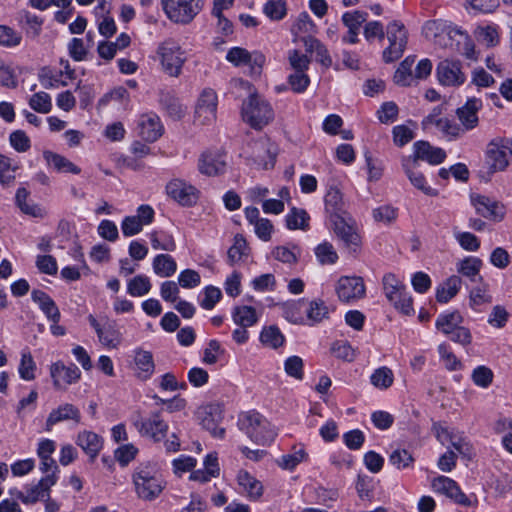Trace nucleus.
Masks as SVG:
<instances>
[{
	"label": "nucleus",
	"instance_id": "obj_20",
	"mask_svg": "<svg viewBox=\"0 0 512 512\" xmlns=\"http://www.w3.org/2000/svg\"><path fill=\"white\" fill-rule=\"evenodd\" d=\"M155 212L149 205H140L137 208L136 215L126 216L121 223V230L125 237H131L139 234L145 225H149L154 220Z\"/></svg>",
	"mask_w": 512,
	"mask_h": 512
},
{
	"label": "nucleus",
	"instance_id": "obj_49",
	"mask_svg": "<svg viewBox=\"0 0 512 512\" xmlns=\"http://www.w3.org/2000/svg\"><path fill=\"white\" fill-rule=\"evenodd\" d=\"M403 166H404L405 172H406L410 182L412 183V185L415 188L419 189L424 194L429 195V196L437 195L436 190L432 189L427 184V181H426L424 175L415 169L414 164H412V166L410 167L408 165V163H404Z\"/></svg>",
	"mask_w": 512,
	"mask_h": 512
},
{
	"label": "nucleus",
	"instance_id": "obj_17",
	"mask_svg": "<svg viewBox=\"0 0 512 512\" xmlns=\"http://www.w3.org/2000/svg\"><path fill=\"white\" fill-rule=\"evenodd\" d=\"M134 426L141 436L149 437L155 442L163 440L169 429L168 423L162 419L159 412L135 421Z\"/></svg>",
	"mask_w": 512,
	"mask_h": 512
},
{
	"label": "nucleus",
	"instance_id": "obj_52",
	"mask_svg": "<svg viewBox=\"0 0 512 512\" xmlns=\"http://www.w3.org/2000/svg\"><path fill=\"white\" fill-rule=\"evenodd\" d=\"M370 382L375 388L386 390L392 386L394 374L390 368L383 366L374 370L370 376Z\"/></svg>",
	"mask_w": 512,
	"mask_h": 512
},
{
	"label": "nucleus",
	"instance_id": "obj_54",
	"mask_svg": "<svg viewBox=\"0 0 512 512\" xmlns=\"http://www.w3.org/2000/svg\"><path fill=\"white\" fill-rule=\"evenodd\" d=\"M26 28V34L37 37L41 33L43 19L29 11L20 12V21Z\"/></svg>",
	"mask_w": 512,
	"mask_h": 512
},
{
	"label": "nucleus",
	"instance_id": "obj_9",
	"mask_svg": "<svg viewBox=\"0 0 512 512\" xmlns=\"http://www.w3.org/2000/svg\"><path fill=\"white\" fill-rule=\"evenodd\" d=\"M338 299L344 303H353L365 296L366 286L360 276H341L335 285Z\"/></svg>",
	"mask_w": 512,
	"mask_h": 512
},
{
	"label": "nucleus",
	"instance_id": "obj_24",
	"mask_svg": "<svg viewBox=\"0 0 512 512\" xmlns=\"http://www.w3.org/2000/svg\"><path fill=\"white\" fill-rule=\"evenodd\" d=\"M226 154L220 150L206 151L198 161L199 171L207 176H217L226 170Z\"/></svg>",
	"mask_w": 512,
	"mask_h": 512
},
{
	"label": "nucleus",
	"instance_id": "obj_14",
	"mask_svg": "<svg viewBox=\"0 0 512 512\" xmlns=\"http://www.w3.org/2000/svg\"><path fill=\"white\" fill-rule=\"evenodd\" d=\"M49 372L54 388L59 391L67 390L68 386L77 383L81 378V371L75 364L67 366L61 361L52 363Z\"/></svg>",
	"mask_w": 512,
	"mask_h": 512
},
{
	"label": "nucleus",
	"instance_id": "obj_6",
	"mask_svg": "<svg viewBox=\"0 0 512 512\" xmlns=\"http://www.w3.org/2000/svg\"><path fill=\"white\" fill-rule=\"evenodd\" d=\"M388 47L383 51L385 62H394L402 57L408 40L405 26L397 21L390 23L386 28Z\"/></svg>",
	"mask_w": 512,
	"mask_h": 512
},
{
	"label": "nucleus",
	"instance_id": "obj_33",
	"mask_svg": "<svg viewBox=\"0 0 512 512\" xmlns=\"http://www.w3.org/2000/svg\"><path fill=\"white\" fill-rule=\"evenodd\" d=\"M29 195L30 192L26 188H18L15 195V202L17 207L21 210L22 213L28 216L44 218L47 215L46 210L38 204L34 203L29 198Z\"/></svg>",
	"mask_w": 512,
	"mask_h": 512
},
{
	"label": "nucleus",
	"instance_id": "obj_4",
	"mask_svg": "<svg viewBox=\"0 0 512 512\" xmlns=\"http://www.w3.org/2000/svg\"><path fill=\"white\" fill-rule=\"evenodd\" d=\"M242 118L254 129H261L274 119V111L263 97L251 93L242 105Z\"/></svg>",
	"mask_w": 512,
	"mask_h": 512
},
{
	"label": "nucleus",
	"instance_id": "obj_43",
	"mask_svg": "<svg viewBox=\"0 0 512 512\" xmlns=\"http://www.w3.org/2000/svg\"><path fill=\"white\" fill-rule=\"evenodd\" d=\"M19 168L18 162L0 154V183L3 187H9L14 184L16 172Z\"/></svg>",
	"mask_w": 512,
	"mask_h": 512
},
{
	"label": "nucleus",
	"instance_id": "obj_36",
	"mask_svg": "<svg viewBox=\"0 0 512 512\" xmlns=\"http://www.w3.org/2000/svg\"><path fill=\"white\" fill-rule=\"evenodd\" d=\"M305 309L307 315V325H315L320 323L329 316V308L321 299L308 301L305 299Z\"/></svg>",
	"mask_w": 512,
	"mask_h": 512
},
{
	"label": "nucleus",
	"instance_id": "obj_5",
	"mask_svg": "<svg viewBox=\"0 0 512 512\" xmlns=\"http://www.w3.org/2000/svg\"><path fill=\"white\" fill-rule=\"evenodd\" d=\"M167 19L177 25H188L202 11V0H160Z\"/></svg>",
	"mask_w": 512,
	"mask_h": 512
},
{
	"label": "nucleus",
	"instance_id": "obj_44",
	"mask_svg": "<svg viewBox=\"0 0 512 512\" xmlns=\"http://www.w3.org/2000/svg\"><path fill=\"white\" fill-rule=\"evenodd\" d=\"M44 157L47 163L60 173H72L77 175L81 172V169L77 165L62 155L53 152H45Z\"/></svg>",
	"mask_w": 512,
	"mask_h": 512
},
{
	"label": "nucleus",
	"instance_id": "obj_34",
	"mask_svg": "<svg viewBox=\"0 0 512 512\" xmlns=\"http://www.w3.org/2000/svg\"><path fill=\"white\" fill-rule=\"evenodd\" d=\"M76 443L93 460L103 447L102 438L92 431H82L78 434Z\"/></svg>",
	"mask_w": 512,
	"mask_h": 512
},
{
	"label": "nucleus",
	"instance_id": "obj_23",
	"mask_svg": "<svg viewBox=\"0 0 512 512\" xmlns=\"http://www.w3.org/2000/svg\"><path fill=\"white\" fill-rule=\"evenodd\" d=\"M138 135L147 142H155L164 131L163 125L157 114L153 112L144 113L137 121Z\"/></svg>",
	"mask_w": 512,
	"mask_h": 512
},
{
	"label": "nucleus",
	"instance_id": "obj_2",
	"mask_svg": "<svg viewBox=\"0 0 512 512\" xmlns=\"http://www.w3.org/2000/svg\"><path fill=\"white\" fill-rule=\"evenodd\" d=\"M154 59L161 72L168 77L178 78L188 61V54L176 39L169 37L158 43Z\"/></svg>",
	"mask_w": 512,
	"mask_h": 512
},
{
	"label": "nucleus",
	"instance_id": "obj_51",
	"mask_svg": "<svg viewBox=\"0 0 512 512\" xmlns=\"http://www.w3.org/2000/svg\"><path fill=\"white\" fill-rule=\"evenodd\" d=\"M273 257L286 264H295L297 263L300 255L301 249L298 245H283L277 246L272 251Z\"/></svg>",
	"mask_w": 512,
	"mask_h": 512
},
{
	"label": "nucleus",
	"instance_id": "obj_39",
	"mask_svg": "<svg viewBox=\"0 0 512 512\" xmlns=\"http://www.w3.org/2000/svg\"><path fill=\"white\" fill-rule=\"evenodd\" d=\"M286 227L289 230L307 231L310 228V216L306 210L293 207L285 216Z\"/></svg>",
	"mask_w": 512,
	"mask_h": 512
},
{
	"label": "nucleus",
	"instance_id": "obj_41",
	"mask_svg": "<svg viewBox=\"0 0 512 512\" xmlns=\"http://www.w3.org/2000/svg\"><path fill=\"white\" fill-rule=\"evenodd\" d=\"M258 313L255 308L247 305L236 306L232 312V318L236 325L248 328L258 321Z\"/></svg>",
	"mask_w": 512,
	"mask_h": 512
},
{
	"label": "nucleus",
	"instance_id": "obj_55",
	"mask_svg": "<svg viewBox=\"0 0 512 512\" xmlns=\"http://www.w3.org/2000/svg\"><path fill=\"white\" fill-rule=\"evenodd\" d=\"M21 32L14 28L0 24V46L4 48H15L22 43Z\"/></svg>",
	"mask_w": 512,
	"mask_h": 512
},
{
	"label": "nucleus",
	"instance_id": "obj_38",
	"mask_svg": "<svg viewBox=\"0 0 512 512\" xmlns=\"http://www.w3.org/2000/svg\"><path fill=\"white\" fill-rule=\"evenodd\" d=\"M137 367V375L141 379H149L154 373L155 365L151 352L138 349L135 351L134 357Z\"/></svg>",
	"mask_w": 512,
	"mask_h": 512
},
{
	"label": "nucleus",
	"instance_id": "obj_7",
	"mask_svg": "<svg viewBox=\"0 0 512 512\" xmlns=\"http://www.w3.org/2000/svg\"><path fill=\"white\" fill-rule=\"evenodd\" d=\"M330 221L336 236L344 242L348 249L356 252L361 246L362 239L355 221L347 216V214L331 219Z\"/></svg>",
	"mask_w": 512,
	"mask_h": 512
},
{
	"label": "nucleus",
	"instance_id": "obj_13",
	"mask_svg": "<svg viewBox=\"0 0 512 512\" xmlns=\"http://www.w3.org/2000/svg\"><path fill=\"white\" fill-rule=\"evenodd\" d=\"M166 193L182 206H193L199 199V190L182 179H172L166 185Z\"/></svg>",
	"mask_w": 512,
	"mask_h": 512
},
{
	"label": "nucleus",
	"instance_id": "obj_40",
	"mask_svg": "<svg viewBox=\"0 0 512 512\" xmlns=\"http://www.w3.org/2000/svg\"><path fill=\"white\" fill-rule=\"evenodd\" d=\"M462 285V280L456 275L450 276L436 291V299L440 303H447L457 295Z\"/></svg>",
	"mask_w": 512,
	"mask_h": 512
},
{
	"label": "nucleus",
	"instance_id": "obj_16",
	"mask_svg": "<svg viewBox=\"0 0 512 512\" xmlns=\"http://www.w3.org/2000/svg\"><path fill=\"white\" fill-rule=\"evenodd\" d=\"M60 69L45 68L40 74V81L45 88L65 87L76 78L75 70L67 60L60 61Z\"/></svg>",
	"mask_w": 512,
	"mask_h": 512
},
{
	"label": "nucleus",
	"instance_id": "obj_45",
	"mask_svg": "<svg viewBox=\"0 0 512 512\" xmlns=\"http://www.w3.org/2000/svg\"><path fill=\"white\" fill-rule=\"evenodd\" d=\"M462 323V315L458 311H453L439 315L436 328L445 335H451Z\"/></svg>",
	"mask_w": 512,
	"mask_h": 512
},
{
	"label": "nucleus",
	"instance_id": "obj_12",
	"mask_svg": "<svg viewBox=\"0 0 512 512\" xmlns=\"http://www.w3.org/2000/svg\"><path fill=\"white\" fill-rule=\"evenodd\" d=\"M90 325L95 330L100 344L107 349H117L123 342V334L115 321H107L101 325L93 316H88Z\"/></svg>",
	"mask_w": 512,
	"mask_h": 512
},
{
	"label": "nucleus",
	"instance_id": "obj_21",
	"mask_svg": "<svg viewBox=\"0 0 512 512\" xmlns=\"http://www.w3.org/2000/svg\"><path fill=\"white\" fill-rule=\"evenodd\" d=\"M436 76L444 86H460L466 80L461 63L449 59H445L437 65Z\"/></svg>",
	"mask_w": 512,
	"mask_h": 512
},
{
	"label": "nucleus",
	"instance_id": "obj_1",
	"mask_svg": "<svg viewBox=\"0 0 512 512\" xmlns=\"http://www.w3.org/2000/svg\"><path fill=\"white\" fill-rule=\"evenodd\" d=\"M131 478L136 496L143 501H154L166 488V481L156 463H140Z\"/></svg>",
	"mask_w": 512,
	"mask_h": 512
},
{
	"label": "nucleus",
	"instance_id": "obj_30",
	"mask_svg": "<svg viewBox=\"0 0 512 512\" xmlns=\"http://www.w3.org/2000/svg\"><path fill=\"white\" fill-rule=\"evenodd\" d=\"M414 160L412 164L416 165L418 160L427 161L432 165L442 163L446 158V153L439 147H433L429 142L418 141L414 144Z\"/></svg>",
	"mask_w": 512,
	"mask_h": 512
},
{
	"label": "nucleus",
	"instance_id": "obj_37",
	"mask_svg": "<svg viewBox=\"0 0 512 512\" xmlns=\"http://www.w3.org/2000/svg\"><path fill=\"white\" fill-rule=\"evenodd\" d=\"M423 33L427 39L434 41L436 44L447 46L449 30H446V26L442 22L438 20L426 22L423 27Z\"/></svg>",
	"mask_w": 512,
	"mask_h": 512
},
{
	"label": "nucleus",
	"instance_id": "obj_61",
	"mask_svg": "<svg viewBox=\"0 0 512 512\" xmlns=\"http://www.w3.org/2000/svg\"><path fill=\"white\" fill-rule=\"evenodd\" d=\"M202 295L200 306L205 310L213 309L222 298L221 290L212 285L205 287Z\"/></svg>",
	"mask_w": 512,
	"mask_h": 512
},
{
	"label": "nucleus",
	"instance_id": "obj_8",
	"mask_svg": "<svg viewBox=\"0 0 512 512\" xmlns=\"http://www.w3.org/2000/svg\"><path fill=\"white\" fill-rule=\"evenodd\" d=\"M512 139H496L491 141L486 150V164L491 172L503 171L509 165Z\"/></svg>",
	"mask_w": 512,
	"mask_h": 512
},
{
	"label": "nucleus",
	"instance_id": "obj_25",
	"mask_svg": "<svg viewBox=\"0 0 512 512\" xmlns=\"http://www.w3.org/2000/svg\"><path fill=\"white\" fill-rule=\"evenodd\" d=\"M431 486L435 492L453 499L458 504L471 505L470 499L461 491L457 483L449 477L438 476L432 480Z\"/></svg>",
	"mask_w": 512,
	"mask_h": 512
},
{
	"label": "nucleus",
	"instance_id": "obj_15",
	"mask_svg": "<svg viewBox=\"0 0 512 512\" xmlns=\"http://www.w3.org/2000/svg\"><path fill=\"white\" fill-rule=\"evenodd\" d=\"M471 203L477 214L493 222H501L506 215L505 206L486 195H471Z\"/></svg>",
	"mask_w": 512,
	"mask_h": 512
},
{
	"label": "nucleus",
	"instance_id": "obj_58",
	"mask_svg": "<svg viewBox=\"0 0 512 512\" xmlns=\"http://www.w3.org/2000/svg\"><path fill=\"white\" fill-rule=\"evenodd\" d=\"M264 14L273 21H279L286 16V2L284 0L268 1L263 7Z\"/></svg>",
	"mask_w": 512,
	"mask_h": 512
},
{
	"label": "nucleus",
	"instance_id": "obj_60",
	"mask_svg": "<svg viewBox=\"0 0 512 512\" xmlns=\"http://www.w3.org/2000/svg\"><path fill=\"white\" fill-rule=\"evenodd\" d=\"M481 266L482 261L479 258L467 257L458 264L457 271L473 280L478 276Z\"/></svg>",
	"mask_w": 512,
	"mask_h": 512
},
{
	"label": "nucleus",
	"instance_id": "obj_64",
	"mask_svg": "<svg viewBox=\"0 0 512 512\" xmlns=\"http://www.w3.org/2000/svg\"><path fill=\"white\" fill-rule=\"evenodd\" d=\"M392 465L397 469H406L413 466L414 458L405 449H396L389 458Z\"/></svg>",
	"mask_w": 512,
	"mask_h": 512
},
{
	"label": "nucleus",
	"instance_id": "obj_11",
	"mask_svg": "<svg viewBox=\"0 0 512 512\" xmlns=\"http://www.w3.org/2000/svg\"><path fill=\"white\" fill-rule=\"evenodd\" d=\"M218 97L214 90L204 89L196 104L194 121L198 125H210L216 120Z\"/></svg>",
	"mask_w": 512,
	"mask_h": 512
},
{
	"label": "nucleus",
	"instance_id": "obj_46",
	"mask_svg": "<svg viewBox=\"0 0 512 512\" xmlns=\"http://www.w3.org/2000/svg\"><path fill=\"white\" fill-rule=\"evenodd\" d=\"M153 271L156 275L167 278L177 270L176 261L169 254H159L153 259Z\"/></svg>",
	"mask_w": 512,
	"mask_h": 512
},
{
	"label": "nucleus",
	"instance_id": "obj_47",
	"mask_svg": "<svg viewBox=\"0 0 512 512\" xmlns=\"http://www.w3.org/2000/svg\"><path fill=\"white\" fill-rule=\"evenodd\" d=\"M260 341L266 347L277 349L284 345L285 337L277 326L271 325L262 329Z\"/></svg>",
	"mask_w": 512,
	"mask_h": 512
},
{
	"label": "nucleus",
	"instance_id": "obj_59",
	"mask_svg": "<svg viewBox=\"0 0 512 512\" xmlns=\"http://www.w3.org/2000/svg\"><path fill=\"white\" fill-rule=\"evenodd\" d=\"M413 60L405 59L394 74V81L402 86H410L414 81L412 73Z\"/></svg>",
	"mask_w": 512,
	"mask_h": 512
},
{
	"label": "nucleus",
	"instance_id": "obj_48",
	"mask_svg": "<svg viewBox=\"0 0 512 512\" xmlns=\"http://www.w3.org/2000/svg\"><path fill=\"white\" fill-rule=\"evenodd\" d=\"M37 366L29 349H23L18 367V373L21 379L32 381L36 378Z\"/></svg>",
	"mask_w": 512,
	"mask_h": 512
},
{
	"label": "nucleus",
	"instance_id": "obj_29",
	"mask_svg": "<svg viewBox=\"0 0 512 512\" xmlns=\"http://www.w3.org/2000/svg\"><path fill=\"white\" fill-rule=\"evenodd\" d=\"M473 36L485 48H494L501 42V28L495 23H481L475 27Z\"/></svg>",
	"mask_w": 512,
	"mask_h": 512
},
{
	"label": "nucleus",
	"instance_id": "obj_56",
	"mask_svg": "<svg viewBox=\"0 0 512 512\" xmlns=\"http://www.w3.org/2000/svg\"><path fill=\"white\" fill-rule=\"evenodd\" d=\"M161 105L165 108L168 115L173 119H180L184 116L186 109L180 101L170 94H164L160 100Z\"/></svg>",
	"mask_w": 512,
	"mask_h": 512
},
{
	"label": "nucleus",
	"instance_id": "obj_26",
	"mask_svg": "<svg viewBox=\"0 0 512 512\" xmlns=\"http://www.w3.org/2000/svg\"><path fill=\"white\" fill-rule=\"evenodd\" d=\"M237 484L240 493L249 501H259L264 493V486L260 480L248 471L241 470L237 474Z\"/></svg>",
	"mask_w": 512,
	"mask_h": 512
},
{
	"label": "nucleus",
	"instance_id": "obj_10",
	"mask_svg": "<svg viewBox=\"0 0 512 512\" xmlns=\"http://www.w3.org/2000/svg\"><path fill=\"white\" fill-rule=\"evenodd\" d=\"M246 153L258 168L270 169L276 162L277 146L268 139H259L250 144Z\"/></svg>",
	"mask_w": 512,
	"mask_h": 512
},
{
	"label": "nucleus",
	"instance_id": "obj_50",
	"mask_svg": "<svg viewBox=\"0 0 512 512\" xmlns=\"http://www.w3.org/2000/svg\"><path fill=\"white\" fill-rule=\"evenodd\" d=\"M152 284L146 275L139 274L131 278L127 283V293L132 297H141L148 294Z\"/></svg>",
	"mask_w": 512,
	"mask_h": 512
},
{
	"label": "nucleus",
	"instance_id": "obj_19",
	"mask_svg": "<svg viewBox=\"0 0 512 512\" xmlns=\"http://www.w3.org/2000/svg\"><path fill=\"white\" fill-rule=\"evenodd\" d=\"M57 481V475H45L37 484L26 487L25 491H19L16 497L24 504H35L38 501L44 500L46 496H49L51 487H53Z\"/></svg>",
	"mask_w": 512,
	"mask_h": 512
},
{
	"label": "nucleus",
	"instance_id": "obj_35",
	"mask_svg": "<svg viewBox=\"0 0 512 512\" xmlns=\"http://www.w3.org/2000/svg\"><path fill=\"white\" fill-rule=\"evenodd\" d=\"M305 299L284 303L281 306L284 318L298 325H307V315L305 312Z\"/></svg>",
	"mask_w": 512,
	"mask_h": 512
},
{
	"label": "nucleus",
	"instance_id": "obj_22",
	"mask_svg": "<svg viewBox=\"0 0 512 512\" xmlns=\"http://www.w3.org/2000/svg\"><path fill=\"white\" fill-rule=\"evenodd\" d=\"M197 417L200 424L206 430L210 431L215 437L222 438L225 430L218 425L222 420V409L218 404H207L201 406L197 411Z\"/></svg>",
	"mask_w": 512,
	"mask_h": 512
},
{
	"label": "nucleus",
	"instance_id": "obj_31",
	"mask_svg": "<svg viewBox=\"0 0 512 512\" xmlns=\"http://www.w3.org/2000/svg\"><path fill=\"white\" fill-rule=\"evenodd\" d=\"M67 420H72L75 423H80L81 421L80 410L70 403H64L50 412L46 420L45 429L46 431H51L54 425Z\"/></svg>",
	"mask_w": 512,
	"mask_h": 512
},
{
	"label": "nucleus",
	"instance_id": "obj_3",
	"mask_svg": "<svg viewBox=\"0 0 512 512\" xmlns=\"http://www.w3.org/2000/svg\"><path fill=\"white\" fill-rule=\"evenodd\" d=\"M238 426L253 442L259 445H267L276 436L270 422L257 411L242 413L238 419Z\"/></svg>",
	"mask_w": 512,
	"mask_h": 512
},
{
	"label": "nucleus",
	"instance_id": "obj_57",
	"mask_svg": "<svg viewBox=\"0 0 512 512\" xmlns=\"http://www.w3.org/2000/svg\"><path fill=\"white\" fill-rule=\"evenodd\" d=\"M29 106L38 113L47 114L52 109V100L48 93L40 91L30 97Z\"/></svg>",
	"mask_w": 512,
	"mask_h": 512
},
{
	"label": "nucleus",
	"instance_id": "obj_53",
	"mask_svg": "<svg viewBox=\"0 0 512 512\" xmlns=\"http://www.w3.org/2000/svg\"><path fill=\"white\" fill-rule=\"evenodd\" d=\"M315 256L321 265H333L339 258L336 249L328 241H324L316 246Z\"/></svg>",
	"mask_w": 512,
	"mask_h": 512
},
{
	"label": "nucleus",
	"instance_id": "obj_28",
	"mask_svg": "<svg viewBox=\"0 0 512 512\" xmlns=\"http://www.w3.org/2000/svg\"><path fill=\"white\" fill-rule=\"evenodd\" d=\"M449 40L455 42V50L465 58L469 60H477L479 52L476 50V46L466 32L461 31L458 28L449 29ZM453 45V43H451Z\"/></svg>",
	"mask_w": 512,
	"mask_h": 512
},
{
	"label": "nucleus",
	"instance_id": "obj_18",
	"mask_svg": "<svg viewBox=\"0 0 512 512\" xmlns=\"http://www.w3.org/2000/svg\"><path fill=\"white\" fill-rule=\"evenodd\" d=\"M226 60L232 63L234 66L250 67L251 74H260L263 65L265 64V56L260 52H249L242 47L231 48L226 55Z\"/></svg>",
	"mask_w": 512,
	"mask_h": 512
},
{
	"label": "nucleus",
	"instance_id": "obj_42",
	"mask_svg": "<svg viewBox=\"0 0 512 512\" xmlns=\"http://www.w3.org/2000/svg\"><path fill=\"white\" fill-rule=\"evenodd\" d=\"M309 458L308 453L303 445H296L292 451L283 455L278 460V465L285 470H293L300 463L306 462Z\"/></svg>",
	"mask_w": 512,
	"mask_h": 512
},
{
	"label": "nucleus",
	"instance_id": "obj_27",
	"mask_svg": "<svg viewBox=\"0 0 512 512\" xmlns=\"http://www.w3.org/2000/svg\"><path fill=\"white\" fill-rule=\"evenodd\" d=\"M481 107L482 101L480 99L470 98L463 107L457 109V116L461 123V125H459L461 136L478 125L479 119L477 113Z\"/></svg>",
	"mask_w": 512,
	"mask_h": 512
},
{
	"label": "nucleus",
	"instance_id": "obj_63",
	"mask_svg": "<svg viewBox=\"0 0 512 512\" xmlns=\"http://www.w3.org/2000/svg\"><path fill=\"white\" fill-rule=\"evenodd\" d=\"M368 14L359 10L345 12L342 15V22L348 30H360L361 25L366 21Z\"/></svg>",
	"mask_w": 512,
	"mask_h": 512
},
{
	"label": "nucleus",
	"instance_id": "obj_32",
	"mask_svg": "<svg viewBox=\"0 0 512 512\" xmlns=\"http://www.w3.org/2000/svg\"><path fill=\"white\" fill-rule=\"evenodd\" d=\"M325 211L329 219L346 215L343 193L337 186H330L324 197Z\"/></svg>",
	"mask_w": 512,
	"mask_h": 512
},
{
	"label": "nucleus",
	"instance_id": "obj_62",
	"mask_svg": "<svg viewBox=\"0 0 512 512\" xmlns=\"http://www.w3.org/2000/svg\"><path fill=\"white\" fill-rule=\"evenodd\" d=\"M197 465V460L192 456L181 455L172 461L173 473L181 477L186 472H192Z\"/></svg>",
	"mask_w": 512,
	"mask_h": 512
}]
</instances>
